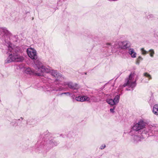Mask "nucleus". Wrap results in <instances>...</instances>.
Masks as SVG:
<instances>
[{
	"mask_svg": "<svg viewBox=\"0 0 158 158\" xmlns=\"http://www.w3.org/2000/svg\"><path fill=\"white\" fill-rule=\"evenodd\" d=\"M11 34L5 27H0V43L7 47L9 56L5 60V64L12 61L22 62L24 59L20 55L24 49V46H15L12 47V44L10 41V37Z\"/></svg>",
	"mask_w": 158,
	"mask_h": 158,
	"instance_id": "1",
	"label": "nucleus"
},
{
	"mask_svg": "<svg viewBox=\"0 0 158 158\" xmlns=\"http://www.w3.org/2000/svg\"><path fill=\"white\" fill-rule=\"evenodd\" d=\"M35 63L38 68V71H41L40 73L36 74L38 76H44L43 73H50L52 77L55 78L53 84H46L44 85L43 88L46 89V91L49 92L61 91L63 90V88L61 86H58L59 84L56 82L57 81H61L64 79L61 74L56 70L50 69L44 66L40 61H36Z\"/></svg>",
	"mask_w": 158,
	"mask_h": 158,
	"instance_id": "2",
	"label": "nucleus"
},
{
	"mask_svg": "<svg viewBox=\"0 0 158 158\" xmlns=\"http://www.w3.org/2000/svg\"><path fill=\"white\" fill-rule=\"evenodd\" d=\"M52 136V134L48 130L40 134L39 136L40 139L35 144V152L40 153L45 152L44 147H46V143L51 139Z\"/></svg>",
	"mask_w": 158,
	"mask_h": 158,
	"instance_id": "3",
	"label": "nucleus"
},
{
	"mask_svg": "<svg viewBox=\"0 0 158 158\" xmlns=\"http://www.w3.org/2000/svg\"><path fill=\"white\" fill-rule=\"evenodd\" d=\"M134 74V73H131L128 77L126 79V82L123 84V87H128L126 88V90L132 91L136 86V81H134L133 80Z\"/></svg>",
	"mask_w": 158,
	"mask_h": 158,
	"instance_id": "4",
	"label": "nucleus"
},
{
	"mask_svg": "<svg viewBox=\"0 0 158 158\" xmlns=\"http://www.w3.org/2000/svg\"><path fill=\"white\" fill-rule=\"evenodd\" d=\"M129 133L133 136L132 143L134 144H137L138 141V123L133 126Z\"/></svg>",
	"mask_w": 158,
	"mask_h": 158,
	"instance_id": "5",
	"label": "nucleus"
},
{
	"mask_svg": "<svg viewBox=\"0 0 158 158\" xmlns=\"http://www.w3.org/2000/svg\"><path fill=\"white\" fill-rule=\"evenodd\" d=\"M131 46V44L129 42L126 40L123 41L118 42L115 44L114 47L115 48L119 49H126V51Z\"/></svg>",
	"mask_w": 158,
	"mask_h": 158,
	"instance_id": "6",
	"label": "nucleus"
},
{
	"mask_svg": "<svg viewBox=\"0 0 158 158\" xmlns=\"http://www.w3.org/2000/svg\"><path fill=\"white\" fill-rule=\"evenodd\" d=\"M27 52L29 56L32 59L34 60V62L35 64L34 67L35 68L38 69L35 62L37 60L40 61L38 59H37V56L36 51L34 48H30L27 49Z\"/></svg>",
	"mask_w": 158,
	"mask_h": 158,
	"instance_id": "7",
	"label": "nucleus"
},
{
	"mask_svg": "<svg viewBox=\"0 0 158 158\" xmlns=\"http://www.w3.org/2000/svg\"><path fill=\"white\" fill-rule=\"evenodd\" d=\"M59 144V142L58 141H57L54 139L51 138L46 143V147H44L45 152H41V153H46L47 151L54 147L57 146Z\"/></svg>",
	"mask_w": 158,
	"mask_h": 158,
	"instance_id": "8",
	"label": "nucleus"
},
{
	"mask_svg": "<svg viewBox=\"0 0 158 158\" xmlns=\"http://www.w3.org/2000/svg\"><path fill=\"white\" fill-rule=\"evenodd\" d=\"M63 85H67L70 89L73 90H77L78 89V85L76 83H73L71 81L64 82L62 84Z\"/></svg>",
	"mask_w": 158,
	"mask_h": 158,
	"instance_id": "9",
	"label": "nucleus"
},
{
	"mask_svg": "<svg viewBox=\"0 0 158 158\" xmlns=\"http://www.w3.org/2000/svg\"><path fill=\"white\" fill-rule=\"evenodd\" d=\"M155 127L154 125H149L148 128L144 130L143 132L142 133L145 134L148 133V135H152L153 134V130L154 129Z\"/></svg>",
	"mask_w": 158,
	"mask_h": 158,
	"instance_id": "10",
	"label": "nucleus"
},
{
	"mask_svg": "<svg viewBox=\"0 0 158 158\" xmlns=\"http://www.w3.org/2000/svg\"><path fill=\"white\" fill-rule=\"evenodd\" d=\"M36 69H37L38 71L39 72L38 73H35V71L31 69L30 68H27L25 70V73L27 74H29L30 75H35L37 76H38V75L36 74L37 73H40L41 71H38V69L37 68H35Z\"/></svg>",
	"mask_w": 158,
	"mask_h": 158,
	"instance_id": "11",
	"label": "nucleus"
},
{
	"mask_svg": "<svg viewBox=\"0 0 158 158\" xmlns=\"http://www.w3.org/2000/svg\"><path fill=\"white\" fill-rule=\"evenodd\" d=\"M126 54L130 55L132 57L135 58L136 57V53L133 48L128 49L126 50Z\"/></svg>",
	"mask_w": 158,
	"mask_h": 158,
	"instance_id": "12",
	"label": "nucleus"
},
{
	"mask_svg": "<svg viewBox=\"0 0 158 158\" xmlns=\"http://www.w3.org/2000/svg\"><path fill=\"white\" fill-rule=\"evenodd\" d=\"M147 125V123L143 120H140L139 122V132H140L141 130L144 128Z\"/></svg>",
	"mask_w": 158,
	"mask_h": 158,
	"instance_id": "13",
	"label": "nucleus"
},
{
	"mask_svg": "<svg viewBox=\"0 0 158 158\" xmlns=\"http://www.w3.org/2000/svg\"><path fill=\"white\" fill-rule=\"evenodd\" d=\"M152 112L156 115H158V105H154L153 108Z\"/></svg>",
	"mask_w": 158,
	"mask_h": 158,
	"instance_id": "14",
	"label": "nucleus"
},
{
	"mask_svg": "<svg viewBox=\"0 0 158 158\" xmlns=\"http://www.w3.org/2000/svg\"><path fill=\"white\" fill-rule=\"evenodd\" d=\"M76 135L75 133H74L73 131H69L67 134L66 136L67 138L70 139L72 138H74Z\"/></svg>",
	"mask_w": 158,
	"mask_h": 158,
	"instance_id": "15",
	"label": "nucleus"
},
{
	"mask_svg": "<svg viewBox=\"0 0 158 158\" xmlns=\"http://www.w3.org/2000/svg\"><path fill=\"white\" fill-rule=\"evenodd\" d=\"M17 123L18 124V126L20 127H22L23 125L22 124H23V123L24 121H23V118L21 117L20 119H19L17 120Z\"/></svg>",
	"mask_w": 158,
	"mask_h": 158,
	"instance_id": "16",
	"label": "nucleus"
},
{
	"mask_svg": "<svg viewBox=\"0 0 158 158\" xmlns=\"http://www.w3.org/2000/svg\"><path fill=\"white\" fill-rule=\"evenodd\" d=\"M106 102L108 104L111 106H114L116 105L113 99L111 98H108L106 99Z\"/></svg>",
	"mask_w": 158,
	"mask_h": 158,
	"instance_id": "17",
	"label": "nucleus"
},
{
	"mask_svg": "<svg viewBox=\"0 0 158 158\" xmlns=\"http://www.w3.org/2000/svg\"><path fill=\"white\" fill-rule=\"evenodd\" d=\"M81 102L89 101L90 100L89 97L86 96H81Z\"/></svg>",
	"mask_w": 158,
	"mask_h": 158,
	"instance_id": "18",
	"label": "nucleus"
},
{
	"mask_svg": "<svg viewBox=\"0 0 158 158\" xmlns=\"http://www.w3.org/2000/svg\"><path fill=\"white\" fill-rule=\"evenodd\" d=\"M120 99V95H116L114 98L113 100L114 101V102L115 104H118V102Z\"/></svg>",
	"mask_w": 158,
	"mask_h": 158,
	"instance_id": "19",
	"label": "nucleus"
},
{
	"mask_svg": "<svg viewBox=\"0 0 158 158\" xmlns=\"http://www.w3.org/2000/svg\"><path fill=\"white\" fill-rule=\"evenodd\" d=\"M10 124L12 126H18V124L17 123V120L15 119L13 120L12 122L10 123Z\"/></svg>",
	"mask_w": 158,
	"mask_h": 158,
	"instance_id": "20",
	"label": "nucleus"
},
{
	"mask_svg": "<svg viewBox=\"0 0 158 158\" xmlns=\"http://www.w3.org/2000/svg\"><path fill=\"white\" fill-rule=\"evenodd\" d=\"M148 52H149V55L151 57H153L154 56V55L155 54V52L154 50L152 49H150Z\"/></svg>",
	"mask_w": 158,
	"mask_h": 158,
	"instance_id": "21",
	"label": "nucleus"
},
{
	"mask_svg": "<svg viewBox=\"0 0 158 158\" xmlns=\"http://www.w3.org/2000/svg\"><path fill=\"white\" fill-rule=\"evenodd\" d=\"M143 75L148 77V80H149L152 79V77L151 75L147 73H145L143 74Z\"/></svg>",
	"mask_w": 158,
	"mask_h": 158,
	"instance_id": "22",
	"label": "nucleus"
},
{
	"mask_svg": "<svg viewBox=\"0 0 158 158\" xmlns=\"http://www.w3.org/2000/svg\"><path fill=\"white\" fill-rule=\"evenodd\" d=\"M63 94H65L66 95H69L74 100V95L73 94H72L70 92H64L63 93Z\"/></svg>",
	"mask_w": 158,
	"mask_h": 158,
	"instance_id": "23",
	"label": "nucleus"
},
{
	"mask_svg": "<svg viewBox=\"0 0 158 158\" xmlns=\"http://www.w3.org/2000/svg\"><path fill=\"white\" fill-rule=\"evenodd\" d=\"M140 51L141 54L143 55H145L148 53V52L146 51L143 48H141Z\"/></svg>",
	"mask_w": 158,
	"mask_h": 158,
	"instance_id": "24",
	"label": "nucleus"
},
{
	"mask_svg": "<svg viewBox=\"0 0 158 158\" xmlns=\"http://www.w3.org/2000/svg\"><path fill=\"white\" fill-rule=\"evenodd\" d=\"M13 39L14 41H15L16 42H17L18 41V36L17 35H15L13 36Z\"/></svg>",
	"mask_w": 158,
	"mask_h": 158,
	"instance_id": "25",
	"label": "nucleus"
},
{
	"mask_svg": "<svg viewBox=\"0 0 158 158\" xmlns=\"http://www.w3.org/2000/svg\"><path fill=\"white\" fill-rule=\"evenodd\" d=\"M75 99L77 101L81 102V96H79L78 97H76L75 98Z\"/></svg>",
	"mask_w": 158,
	"mask_h": 158,
	"instance_id": "26",
	"label": "nucleus"
},
{
	"mask_svg": "<svg viewBox=\"0 0 158 158\" xmlns=\"http://www.w3.org/2000/svg\"><path fill=\"white\" fill-rule=\"evenodd\" d=\"M115 106L113 108H111L110 109V112L114 113V110L115 109Z\"/></svg>",
	"mask_w": 158,
	"mask_h": 158,
	"instance_id": "27",
	"label": "nucleus"
},
{
	"mask_svg": "<svg viewBox=\"0 0 158 158\" xmlns=\"http://www.w3.org/2000/svg\"><path fill=\"white\" fill-rule=\"evenodd\" d=\"M106 147L105 144L102 145L100 147V149L102 150L104 149Z\"/></svg>",
	"mask_w": 158,
	"mask_h": 158,
	"instance_id": "28",
	"label": "nucleus"
},
{
	"mask_svg": "<svg viewBox=\"0 0 158 158\" xmlns=\"http://www.w3.org/2000/svg\"><path fill=\"white\" fill-rule=\"evenodd\" d=\"M60 136L62 137L63 138H65L66 136V135L65 134H61L60 135Z\"/></svg>",
	"mask_w": 158,
	"mask_h": 158,
	"instance_id": "29",
	"label": "nucleus"
},
{
	"mask_svg": "<svg viewBox=\"0 0 158 158\" xmlns=\"http://www.w3.org/2000/svg\"><path fill=\"white\" fill-rule=\"evenodd\" d=\"M63 94H63V93H60V94H58L57 95V96H61Z\"/></svg>",
	"mask_w": 158,
	"mask_h": 158,
	"instance_id": "30",
	"label": "nucleus"
},
{
	"mask_svg": "<svg viewBox=\"0 0 158 158\" xmlns=\"http://www.w3.org/2000/svg\"><path fill=\"white\" fill-rule=\"evenodd\" d=\"M143 59V58L139 56V61L140 60H142Z\"/></svg>",
	"mask_w": 158,
	"mask_h": 158,
	"instance_id": "31",
	"label": "nucleus"
},
{
	"mask_svg": "<svg viewBox=\"0 0 158 158\" xmlns=\"http://www.w3.org/2000/svg\"><path fill=\"white\" fill-rule=\"evenodd\" d=\"M107 45H109L110 46H111V43H107Z\"/></svg>",
	"mask_w": 158,
	"mask_h": 158,
	"instance_id": "32",
	"label": "nucleus"
},
{
	"mask_svg": "<svg viewBox=\"0 0 158 158\" xmlns=\"http://www.w3.org/2000/svg\"><path fill=\"white\" fill-rule=\"evenodd\" d=\"M83 73L85 75H86L87 74V73L86 72L84 73Z\"/></svg>",
	"mask_w": 158,
	"mask_h": 158,
	"instance_id": "33",
	"label": "nucleus"
},
{
	"mask_svg": "<svg viewBox=\"0 0 158 158\" xmlns=\"http://www.w3.org/2000/svg\"><path fill=\"white\" fill-rule=\"evenodd\" d=\"M138 59H137V63H138Z\"/></svg>",
	"mask_w": 158,
	"mask_h": 158,
	"instance_id": "34",
	"label": "nucleus"
},
{
	"mask_svg": "<svg viewBox=\"0 0 158 158\" xmlns=\"http://www.w3.org/2000/svg\"><path fill=\"white\" fill-rule=\"evenodd\" d=\"M47 78H48V79H49V78L48 77H47Z\"/></svg>",
	"mask_w": 158,
	"mask_h": 158,
	"instance_id": "35",
	"label": "nucleus"
},
{
	"mask_svg": "<svg viewBox=\"0 0 158 158\" xmlns=\"http://www.w3.org/2000/svg\"><path fill=\"white\" fill-rule=\"evenodd\" d=\"M147 18H149V17H148V16H147Z\"/></svg>",
	"mask_w": 158,
	"mask_h": 158,
	"instance_id": "36",
	"label": "nucleus"
},
{
	"mask_svg": "<svg viewBox=\"0 0 158 158\" xmlns=\"http://www.w3.org/2000/svg\"><path fill=\"white\" fill-rule=\"evenodd\" d=\"M27 124L28 123V122H27Z\"/></svg>",
	"mask_w": 158,
	"mask_h": 158,
	"instance_id": "37",
	"label": "nucleus"
}]
</instances>
